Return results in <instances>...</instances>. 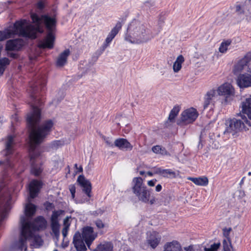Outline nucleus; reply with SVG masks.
Here are the masks:
<instances>
[{"label": "nucleus", "mask_w": 251, "mask_h": 251, "mask_svg": "<svg viewBox=\"0 0 251 251\" xmlns=\"http://www.w3.org/2000/svg\"><path fill=\"white\" fill-rule=\"evenodd\" d=\"M41 117V109L37 106L32 105V111L26 117L27 126L30 130L29 150L30 162L37 161V159L41 156V152L36 151V148L50 134L53 126L52 121L48 120L36 128L40 122Z\"/></svg>", "instance_id": "nucleus-1"}, {"label": "nucleus", "mask_w": 251, "mask_h": 251, "mask_svg": "<svg viewBox=\"0 0 251 251\" xmlns=\"http://www.w3.org/2000/svg\"><path fill=\"white\" fill-rule=\"evenodd\" d=\"M152 38L150 29L136 20L128 25L125 35V40L132 44L146 43Z\"/></svg>", "instance_id": "nucleus-2"}, {"label": "nucleus", "mask_w": 251, "mask_h": 251, "mask_svg": "<svg viewBox=\"0 0 251 251\" xmlns=\"http://www.w3.org/2000/svg\"><path fill=\"white\" fill-rule=\"evenodd\" d=\"M20 223V243L23 245L27 238L32 236L33 231L44 229L47 226V221L42 216H37L33 222L25 217H21Z\"/></svg>", "instance_id": "nucleus-3"}, {"label": "nucleus", "mask_w": 251, "mask_h": 251, "mask_svg": "<svg viewBox=\"0 0 251 251\" xmlns=\"http://www.w3.org/2000/svg\"><path fill=\"white\" fill-rule=\"evenodd\" d=\"M132 190L139 201L151 205L156 202V198L153 196V190L148 188L144 183L141 177H135L132 180Z\"/></svg>", "instance_id": "nucleus-4"}, {"label": "nucleus", "mask_w": 251, "mask_h": 251, "mask_svg": "<svg viewBox=\"0 0 251 251\" xmlns=\"http://www.w3.org/2000/svg\"><path fill=\"white\" fill-rule=\"evenodd\" d=\"M12 208V196L8 191L0 195V227L2 222L6 219Z\"/></svg>", "instance_id": "nucleus-5"}, {"label": "nucleus", "mask_w": 251, "mask_h": 251, "mask_svg": "<svg viewBox=\"0 0 251 251\" xmlns=\"http://www.w3.org/2000/svg\"><path fill=\"white\" fill-rule=\"evenodd\" d=\"M242 120H239L233 118L230 120L229 126L226 128V131L230 133L233 132L232 135H234L235 133L241 131L243 130H246L248 129L246 126H251L250 121L247 119L245 115L242 116Z\"/></svg>", "instance_id": "nucleus-6"}, {"label": "nucleus", "mask_w": 251, "mask_h": 251, "mask_svg": "<svg viewBox=\"0 0 251 251\" xmlns=\"http://www.w3.org/2000/svg\"><path fill=\"white\" fill-rule=\"evenodd\" d=\"M217 91L219 96L224 97L223 103L224 104H227L233 100L235 96V89L232 85L227 82L224 83L220 86Z\"/></svg>", "instance_id": "nucleus-7"}, {"label": "nucleus", "mask_w": 251, "mask_h": 251, "mask_svg": "<svg viewBox=\"0 0 251 251\" xmlns=\"http://www.w3.org/2000/svg\"><path fill=\"white\" fill-rule=\"evenodd\" d=\"M47 83L46 79L45 77L40 76L38 79L36 80L33 84H30L31 88L33 92L31 94V97L33 99L35 104L41 106L44 102L42 100H39L35 95L36 93L39 90L44 91Z\"/></svg>", "instance_id": "nucleus-8"}, {"label": "nucleus", "mask_w": 251, "mask_h": 251, "mask_svg": "<svg viewBox=\"0 0 251 251\" xmlns=\"http://www.w3.org/2000/svg\"><path fill=\"white\" fill-rule=\"evenodd\" d=\"M64 213V211L62 209L54 210L52 211L50 217V227L52 233L57 239H58L60 235L59 232V217Z\"/></svg>", "instance_id": "nucleus-9"}, {"label": "nucleus", "mask_w": 251, "mask_h": 251, "mask_svg": "<svg viewBox=\"0 0 251 251\" xmlns=\"http://www.w3.org/2000/svg\"><path fill=\"white\" fill-rule=\"evenodd\" d=\"M81 236L90 249L92 243L97 237V233L94 232L93 227L86 226L82 228Z\"/></svg>", "instance_id": "nucleus-10"}, {"label": "nucleus", "mask_w": 251, "mask_h": 251, "mask_svg": "<svg viewBox=\"0 0 251 251\" xmlns=\"http://www.w3.org/2000/svg\"><path fill=\"white\" fill-rule=\"evenodd\" d=\"M13 145L14 137L12 135H9L7 137V140L6 142L5 149L3 151L5 152V155L6 156V158L5 160H0V166L4 165L5 166H10V160L8 156L12 154L14 152Z\"/></svg>", "instance_id": "nucleus-11"}, {"label": "nucleus", "mask_w": 251, "mask_h": 251, "mask_svg": "<svg viewBox=\"0 0 251 251\" xmlns=\"http://www.w3.org/2000/svg\"><path fill=\"white\" fill-rule=\"evenodd\" d=\"M43 182L41 180L33 179L28 185L29 197L31 199L36 198L43 186Z\"/></svg>", "instance_id": "nucleus-12"}, {"label": "nucleus", "mask_w": 251, "mask_h": 251, "mask_svg": "<svg viewBox=\"0 0 251 251\" xmlns=\"http://www.w3.org/2000/svg\"><path fill=\"white\" fill-rule=\"evenodd\" d=\"M26 23V20L25 19L17 21L14 24L12 27H9L5 29L8 39L15 35H19L20 36Z\"/></svg>", "instance_id": "nucleus-13"}, {"label": "nucleus", "mask_w": 251, "mask_h": 251, "mask_svg": "<svg viewBox=\"0 0 251 251\" xmlns=\"http://www.w3.org/2000/svg\"><path fill=\"white\" fill-rule=\"evenodd\" d=\"M181 121L185 124L193 123L198 118L199 113L196 109L191 107L181 113Z\"/></svg>", "instance_id": "nucleus-14"}, {"label": "nucleus", "mask_w": 251, "mask_h": 251, "mask_svg": "<svg viewBox=\"0 0 251 251\" xmlns=\"http://www.w3.org/2000/svg\"><path fill=\"white\" fill-rule=\"evenodd\" d=\"M122 27V24L121 22H118L115 26L111 29L108 33L104 43L101 47L102 51H103L110 45L112 41L118 34L119 32L121 30Z\"/></svg>", "instance_id": "nucleus-15"}, {"label": "nucleus", "mask_w": 251, "mask_h": 251, "mask_svg": "<svg viewBox=\"0 0 251 251\" xmlns=\"http://www.w3.org/2000/svg\"><path fill=\"white\" fill-rule=\"evenodd\" d=\"M55 39L53 32H48L45 38L39 42L38 47L40 49H52L54 47Z\"/></svg>", "instance_id": "nucleus-16"}, {"label": "nucleus", "mask_w": 251, "mask_h": 251, "mask_svg": "<svg viewBox=\"0 0 251 251\" xmlns=\"http://www.w3.org/2000/svg\"><path fill=\"white\" fill-rule=\"evenodd\" d=\"M236 82L240 88L251 87V73L240 74L237 76Z\"/></svg>", "instance_id": "nucleus-17"}, {"label": "nucleus", "mask_w": 251, "mask_h": 251, "mask_svg": "<svg viewBox=\"0 0 251 251\" xmlns=\"http://www.w3.org/2000/svg\"><path fill=\"white\" fill-rule=\"evenodd\" d=\"M24 46V42L21 39L8 40L5 45V50L7 51H19Z\"/></svg>", "instance_id": "nucleus-18"}, {"label": "nucleus", "mask_w": 251, "mask_h": 251, "mask_svg": "<svg viewBox=\"0 0 251 251\" xmlns=\"http://www.w3.org/2000/svg\"><path fill=\"white\" fill-rule=\"evenodd\" d=\"M35 232L36 231H33V235H32V236L27 238L25 241V243H24L23 245L20 243L19 239V240L17 241L16 243V245L18 247V248L21 251L24 250V251H26L27 250V241L30 240L32 239H33L34 243L35 245L37 246H42L43 243V241L40 235L35 234Z\"/></svg>", "instance_id": "nucleus-19"}, {"label": "nucleus", "mask_w": 251, "mask_h": 251, "mask_svg": "<svg viewBox=\"0 0 251 251\" xmlns=\"http://www.w3.org/2000/svg\"><path fill=\"white\" fill-rule=\"evenodd\" d=\"M161 240V236L156 231L150 232L148 235L147 241L148 244L153 249H155L159 244Z\"/></svg>", "instance_id": "nucleus-20"}, {"label": "nucleus", "mask_w": 251, "mask_h": 251, "mask_svg": "<svg viewBox=\"0 0 251 251\" xmlns=\"http://www.w3.org/2000/svg\"><path fill=\"white\" fill-rule=\"evenodd\" d=\"M42 18L48 32H53L56 25V20L55 17H51L48 15H42Z\"/></svg>", "instance_id": "nucleus-21"}, {"label": "nucleus", "mask_w": 251, "mask_h": 251, "mask_svg": "<svg viewBox=\"0 0 251 251\" xmlns=\"http://www.w3.org/2000/svg\"><path fill=\"white\" fill-rule=\"evenodd\" d=\"M240 112L244 115H247L251 120V96L243 100L239 106Z\"/></svg>", "instance_id": "nucleus-22"}, {"label": "nucleus", "mask_w": 251, "mask_h": 251, "mask_svg": "<svg viewBox=\"0 0 251 251\" xmlns=\"http://www.w3.org/2000/svg\"><path fill=\"white\" fill-rule=\"evenodd\" d=\"M84 241V240L81 238V233L79 231L76 232L73 237V243L76 251H87Z\"/></svg>", "instance_id": "nucleus-23"}, {"label": "nucleus", "mask_w": 251, "mask_h": 251, "mask_svg": "<svg viewBox=\"0 0 251 251\" xmlns=\"http://www.w3.org/2000/svg\"><path fill=\"white\" fill-rule=\"evenodd\" d=\"M43 163L42 161L30 162V173L36 177L39 176L44 171Z\"/></svg>", "instance_id": "nucleus-24"}, {"label": "nucleus", "mask_w": 251, "mask_h": 251, "mask_svg": "<svg viewBox=\"0 0 251 251\" xmlns=\"http://www.w3.org/2000/svg\"><path fill=\"white\" fill-rule=\"evenodd\" d=\"M114 145L120 150L131 151L133 149V146L125 138L116 139L114 141Z\"/></svg>", "instance_id": "nucleus-25"}, {"label": "nucleus", "mask_w": 251, "mask_h": 251, "mask_svg": "<svg viewBox=\"0 0 251 251\" xmlns=\"http://www.w3.org/2000/svg\"><path fill=\"white\" fill-rule=\"evenodd\" d=\"M163 251H183V249L180 242L174 240L164 245Z\"/></svg>", "instance_id": "nucleus-26"}, {"label": "nucleus", "mask_w": 251, "mask_h": 251, "mask_svg": "<svg viewBox=\"0 0 251 251\" xmlns=\"http://www.w3.org/2000/svg\"><path fill=\"white\" fill-rule=\"evenodd\" d=\"M154 173L164 177L174 178L176 177V173L171 169H163L161 168H154Z\"/></svg>", "instance_id": "nucleus-27"}, {"label": "nucleus", "mask_w": 251, "mask_h": 251, "mask_svg": "<svg viewBox=\"0 0 251 251\" xmlns=\"http://www.w3.org/2000/svg\"><path fill=\"white\" fill-rule=\"evenodd\" d=\"M216 96V90L215 89H211L206 93L204 97L203 108L204 109L207 108L211 104L214 105L213 100Z\"/></svg>", "instance_id": "nucleus-28"}, {"label": "nucleus", "mask_w": 251, "mask_h": 251, "mask_svg": "<svg viewBox=\"0 0 251 251\" xmlns=\"http://www.w3.org/2000/svg\"><path fill=\"white\" fill-rule=\"evenodd\" d=\"M70 55V50L69 49H66L62 52L58 56L55 64L57 67H62L67 63V59Z\"/></svg>", "instance_id": "nucleus-29"}, {"label": "nucleus", "mask_w": 251, "mask_h": 251, "mask_svg": "<svg viewBox=\"0 0 251 251\" xmlns=\"http://www.w3.org/2000/svg\"><path fill=\"white\" fill-rule=\"evenodd\" d=\"M36 209L37 206L34 204L30 202L27 203L25 208V216L22 217H25L31 221V219L36 213Z\"/></svg>", "instance_id": "nucleus-30"}, {"label": "nucleus", "mask_w": 251, "mask_h": 251, "mask_svg": "<svg viewBox=\"0 0 251 251\" xmlns=\"http://www.w3.org/2000/svg\"><path fill=\"white\" fill-rule=\"evenodd\" d=\"M180 111V107L178 105H175L171 110L168 120L165 123V126L168 127L171 126V124L174 123L175 122V118L178 115Z\"/></svg>", "instance_id": "nucleus-31"}, {"label": "nucleus", "mask_w": 251, "mask_h": 251, "mask_svg": "<svg viewBox=\"0 0 251 251\" xmlns=\"http://www.w3.org/2000/svg\"><path fill=\"white\" fill-rule=\"evenodd\" d=\"M34 25L31 24L24 26L23 29L20 36L28 38H34V34L33 33Z\"/></svg>", "instance_id": "nucleus-32"}, {"label": "nucleus", "mask_w": 251, "mask_h": 251, "mask_svg": "<svg viewBox=\"0 0 251 251\" xmlns=\"http://www.w3.org/2000/svg\"><path fill=\"white\" fill-rule=\"evenodd\" d=\"M195 184L198 186H206L208 184V179L206 176H203L199 177H190L188 178Z\"/></svg>", "instance_id": "nucleus-33"}, {"label": "nucleus", "mask_w": 251, "mask_h": 251, "mask_svg": "<svg viewBox=\"0 0 251 251\" xmlns=\"http://www.w3.org/2000/svg\"><path fill=\"white\" fill-rule=\"evenodd\" d=\"M94 251H113V245L111 242H105L99 244Z\"/></svg>", "instance_id": "nucleus-34"}, {"label": "nucleus", "mask_w": 251, "mask_h": 251, "mask_svg": "<svg viewBox=\"0 0 251 251\" xmlns=\"http://www.w3.org/2000/svg\"><path fill=\"white\" fill-rule=\"evenodd\" d=\"M184 62V58L182 55L177 56L173 65V70L176 73L178 72L182 67V64Z\"/></svg>", "instance_id": "nucleus-35"}, {"label": "nucleus", "mask_w": 251, "mask_h": 251, "mask_svg": "<svg viewBox=\"0 0 251 251\" xmlns=\"http://www.w3.org/2000/svg\"><path fill=\"white\" fill-rule=\"evenodd\" d=\"M151 151L155 154L162 155H167L168 154V152L166 148L160 145L153 146L151 148Z\"/></svg>", "instance_id": "nucleus-36"}, {"label": "nucleus", "mask_w": 251, "mask_h": 251, "mask_svg": "<svg viewBox=\"0 0 251 251\" xmlns=\"http://www.w3.org/2000/svg\"><path fill=\"white\" fill-rule=\"evenodd\" d=\"M10 60L7 57H3L0 59V75H3L6 66L9 65Z\"/></svg>", "instance_id": "nucleus-37"}, {"label": "nucleus", "mask_w": 251, "mask_h": 251, "mask_svg": "<svg viewBox=\"0 0 251 251\" xmlns=\"http://www.w3.org/2000/svg\"><path fill=\"white\" fill-rule=\"evenodd\" d=\"M246 66L244 63L241 60L238 61L236 64L234 65L233 72L234 75H237L240 73L244 69V67Z\"/></svg>", "instance_id": "nucleus-38"}, {"label": "nucleus", "mask_w": 251, "mask_h": 251, "mask_svg": "<svg viewBox=\"0 0 251 251\" xmlns=\"http://www.w3.org/2000/svg\"><path fill=\"white\" fill-rule=\"evenodd\" d=\"M82 187L83 192L90 198L92 197L91 191H92V185L90 182L89 181L87 183H85V185H81Z\"/></svg>", "instance_id": "nucleus-39"}, {"label": "nucleus", "mask_w": 251, "mask_h": 251, "mask_svg": "<svg viewBox=\"0 0 251 251\" xmlns=\"http://www.w3.org/2000/svg\"><path fill=\"white\" fill-rule=\"evenodd\" d=\"M230 44L231 41L229 40L222 42L219 48V51L221 53L226 52L227 50V48Z\"/></svg>", "instance_id": "nucleus-40"}, {"label": "nucleus", "mask_w": 251, "mask_h": 251, "mask_svg": "<svg viewBox=\"0 0 251 251\" xmlns=\"http://www.w3.org/2000/svg\"><path fill=\"white\" fill-rule=\"evenodd\" d=\"M223 248L224 251L230 250L232 248L231 239H224L223 241Z\"/></svg>", "instance_id": "nucleus-41"}, {"label": "nucleus", "mask_w": 251, "mask_h": 251, "mask_svg": "<svg viewBox=\"0 0 251 251\" xmlns=\"http://www.w3.org/2000/svg\"><path fill=\"white\" fill-rule=\"evenodd\" d=\"M30 18L32 21L33 23L35 24H41L42 21H43V19L42 18V15L40 17H39L38 15L36 13H31L30 14Z\"/></svg>", "instance_id": "nucleus-42"}, {"label": "nucleus", "mask_w": 251, "mask_h": 251, "mask_svg": "<svg viewBox=\"0 0 251 251\" xmlns=\"http://www.w3.org/2000/svg\"><path fill=\"white\" fill-rule=\"evenodd\" d=\"M231 230V227H225L223 229V236L225 237V239H231L230 238V233Z\"/></svg>", "instance_id": "nucleus-43"}, {"label": "nucleus", "mask_w": 251, "mask_h": 251, "mask_svg": "<svg viewBox=\"0 0 251 251\" xmlns=\"http://www.w3.org/2000/svg\"><path fill=\"white\" fill-rule=\"evenodd\" d=\"M240 60L244 63V64L247 65V64L251 61V52H248L247 53L244 57Z\"/></svg>", "instance_id": "nucleus-44"}, {"label": "nucleus", "mask_w": 251, "mask_h": 251, "mask_svg": "<svg viewBox=\"0 0 251 251\" xmlns=\"http://www.w3.org/2000/svg\"><path fill=\"white\" fill-rule=\"evenodd\" d=\"M94 223L96 226L99 229H102L105 227V224L102 222V221L100 219H98L96 220Z\"/></svg>", "instance_id": "nucleus-45"}, {"label": "nucleus", "mask_w": 251, "mask_h": 251, "mask_svg": "<svg viewBox=\"0 0 251 251\" xmlns=\"http://www.w3.org/2000/svg\"><path fill=\"white\" fill-rule=\"evenodd\" d=\"M43 205H44V206L45 208V209L47 211H50L51 209L54 208V204L50 202H49L48 201H46V202H45L44 203Z\"/></svg>", "instance_id": "nucleus-46"}, {"label": "nucleus", "mask_w": 251, "mask_h": 251, "mask_svg": "<svg viewBox=\"0 0 251 251\" xmlns=\"http://www.w3.org/2000/svg\"><path fill=\"white\" fill-rule=\"evenodd\" d=\"M41 24H35V26H34L33 33L34 34V38L36 37V32L42 33L43 30L41 28Z\"/></svg>", "instance_id": "nucleus-47"}, {"label": "nucleus", "mask_w": 251, "mask_h": 251, "mask_svg": "<svg viewBox=\"0 0 251 251\" xmlns=\"http://www.w3.org/2000/svg\"><path fill=\"white\" fill-rule=\"evenodd\" d=\"M221 246V243L218 242V243H214V244L211 245L209 249L212 251H217L219 249V248Z\"/></svg>", "instance_id": "nucleus-48"}, {"label": "nucleus", "mask_w": 251, "mask_h": 251, "mask_svg": "<svg viewBox=\"0 0 251 251\" xmlns=\"http://www.w3.org/2000/svg\"><path fill=\"white\" fill-rule=\"evenodd\" d=\"M77 181L81 186L85 185V183L89 181L85 178L83 176H79L77 178Z\"/></svg>", "instance_id": "nucleus-49"}, {"label": "nucleus", "mask_w": 251, "mask_h": 251, "mask_svg": "<svg viewBox=\"0 0 251 251\" xmlns=\"http://www.w3.org/2000/svg\"><path fill=\"white\" fill-rule=\"evenodd\" d=\"M35 6L37 9L42 10L45 8V4L43 0H40L36 3Z\"/></svg>", "instance_id": "nucleus-50"}, {"label": "nucleus", "mask_w": 251, "mask_h": 251, "mask_svg": "<svg viewBox=\"0 0 251 251\" xmlns=\"http://www.w3.org/2000/svg\"><path fill=\"white\" fill-rule=\"evenodd\" d=\"M105 212V209L103 208H99L97 210L94 211L92 214L95 216H98L99 215H101Z\"/></svg>", "instance_id": "nucleus-51"}, {"label": "nucleus", "mask_w": 251, "mask_h": 251, "mask_svg": "<svg viewBox=\"0 0 251 251\" xmlns=\"http://www.w3.org/2000/svg\"><path fill=\"white\" fill-rule=\"evenodd\" d=\"M6 33L5 29L3 31L0 30V41H3L8 39L7 34Z\"/></svg>", "instance_id": "nucleus-52"}, {"label": "nucleus", "mask_w": 251, "mask_h": 251, "mask_svg": "<svg viewBox=\"0 0 251 251\" xmlns=\"http://www.w3.org/2000/svg\"><path fill=\"white\" fill-rule=\"evenodd\" d=\"M70 218V217L67 216L64 219L63 221L64 227H66L67 226V228H69L71 225V222L69 221Z\"/></svg>", "instance_id": "nucleus-53"}, {"label": "nucleus", "mask_w": 251, "mask_h": 251, "mask_svg": "<svg viewBox=\"0 0 251 251\" xmlns=\"http://www.w3.org/2000/svg\"><path fill=\"white\" fill-rule=\"evenodd\" d=\"M103 139L104 140L105 143L109 147H113L114 145L110 142L109 137H107L105 136H102Z\"/></svg>", "instance_id": "nucleus-54"}, {"label": "nucleus", "mask_w": 251, "mask_h": 251, "mask_svg": "<svg viewBox=\"0 0 251 251\" xmlns=\"http://www.w3.org/2000/svg\"><path fill=\"white\" fill-rule=\"evenodd\" d=\"M7 55L8 56L13 58V59H17L19 57V54L17 53L14 52H9L7 51Z\"/></svg>", "instance_id": "nucleus-55"}, {"label": "nucleus", "mask_w": 251, "mask_h": 251, "mask_svg": "<svg viewBox=\"0 0 251 251\" xmlns=\"http://www.w3.org/2000/svg\"><path fill=\"white\" fill-rule=\"evenodd\" d=\"M236 11L239 14H244V11L239 4H236L235 6Z\"/></svg>", "instance_id": "nucleus-56"}, {"label": "nucleus", "mask_w": 251, "mask_h": 251, "mask_svg": "<svg viewBox=\"0 0 251 251\" xmlns=\"http://www.w3.org/2000/svg\"><path fill=\"white\" fill-rule=\"evenodd\" d=\"M61 145L62 144L61 141L59 140H55L53 141L51 143V146L52 147H58Z\"/></svg>", "instance_id": "nucleus-57"}, {"label": "nucleus", "mask_w": 251, "mask_h": 251, "mask_svg": "<svg viewBox=\"0 0 251 251\" xmlns=\"http://www.w3.org/2000/svg\"><path fill=\"white\" fill-rule=\"evenodd\" d=\"M6 185L2 179L0 182V193L2 192V189L6 187Z\"/></svg>", "instance_id": "nucleus-58"}, {"label": "nucleus", "mask_w": 251, "mask_h": 251, "mask_svg": "<svg viewBox=\"0 0 251 251\" xmlns=\"http://www.w3.org/2000/svg\"><path fill=\"white\" fill-rule=\"evenodd\" d=\"M157 180L156 179H153L148 181V185L149 186L152 187L155 185V183L156 182Z\"/></svg>", "instance_id": "nucleus-59"}, {"label": "nucleus", "mask_w": 251, "mask_h": 251, "mask_svg": "<svg viewBox=\"0 0 251 251\" xmlns=\"http://www.w3.org/2000/svg\"><path fill=\"white\" fill-rule=\"evenodd\" d=\"M69 229V228H67V226L66 227H64L63 228L62 230V233L64 238L67 236Z\"/></svg>", "instance_id": "nucleus-60"}, {"label": "nucleus", "mask_w": 251, "mask_h": 251, "mask_svg": "<svg viewBox=\"0 0 251 251\" xmlns=\"http://www.w3.org/2000/svg\"><path fill=\"white\" fill-rule=\"evenodd\" d=\"M69 190L71 193H75V186L74 185H71L69 187Z\"/></svg>", "instance_id": "nucleus-61"}, {"label": "nucleus", "mask_w": 251, "mask_h": 251, "mask_svg": "<svg viewBox=\"0 0 251 251\" xmlns=\"http://www.w3.org/2000/svg\"><path fill=\"white\" fill-rule=\"evenodd\" d=\"M162 189V185L160 184H157L155 187V191L157 192H159Z\"/></svg>", "instance_id": "nucleus-62"}, {"label": "nucleus", "mask_w": 251, "mask_h": 251, "mask_svg": "<svg viewBox=\"0 0 251 251\" xmlns=\"http://www.w3.org/2000/svg\"><path fill=\"white\" fill-rule=\"evenodd\" d=\"M184 249L185 251H195L193 247L191 245L187 247H184Z\"/></svg>", "instance_id": "nucleus-63"}, {"label": "nucleus", "mask_w": 251, "mask_h": 251, "mask_svg": "<svg viewBox=\"0 0 251 251\" xmlns=\"http://www.w3.org/2000/svg\"><path fill=\"white\" fill-rule=\"evenodd\" d=\"M147 175L150 176H153V175H154L155 174L154 173V171L153 172H150V171H148L147 173Z\"/></svg>", "instance_id": "nucleus-64"}]
</instances>
